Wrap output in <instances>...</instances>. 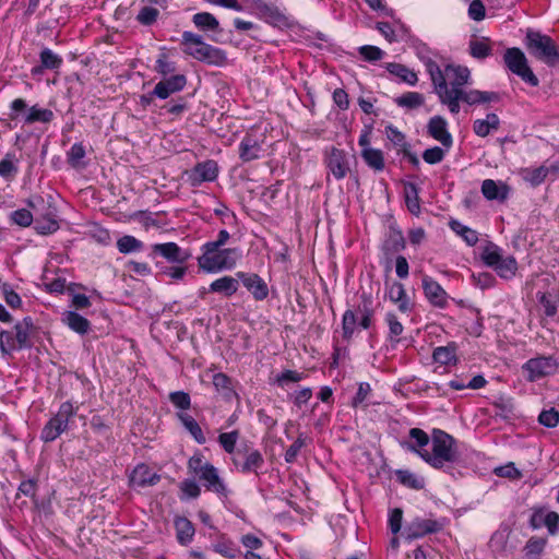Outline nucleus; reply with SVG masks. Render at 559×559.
Returning a JSON list of instances; mask_svg holds the SVG:
<instances>
[{
    "label": "nucleus",
    "instance_id": "c85d7f7f",
    "mask_svg": "<svg viewBox=\"0 0 559 559\" xmlns=\"http://www.w3.org/2000/svg\"><path fill=\"white\" fill-rule=\"evenodd\" d=\"M499 117L496 114H488L485 119H477L473 123L474 132L481 138L487 136L491 131L498 130Z\"/></svg>",
    "mask_w": 559,
    "mask_h": 559
},
{
    "label": "nucleus",
    "instance_id": "b1692460",
    "mask_svg": "<svg viewBox=\"0 0 559 559\" xmlns=\"http://www.w3.org/2000/svg\"><path fill=\"white\" fill-rule=\"evenodd\" d=\"M160 476L153 473L145 464H139L130 475V484L133 487H146L157 484Z\"/></svg>",
    "mask_w": 559,
    "mask_h": 559
},
{
    "label": "nucleus",
    "instance_id": "864d4df0",
    "mask_svg": "<svg viewBox=\"0 0 559 559\" xmlns=\"http://www.w3.org/2000/svg\"><path fill=\"white\" fill-rule=\"evenodd\" d=\"M546 545L545 539L538 537H532L525 545V556L528 559H537V557L543 552L544 547Z\"/></svg>",
    "mask_w": 559,
    "mask_h": 559
},
{
    "label": "nucleus",
    "instance_id": "69168bd1",
    "mask_svg": "<svg viewBox=\"0 0 559 559\" xmlns=\"http://www.w3.org/2000/svg\"><path fill=\"white\" fill-rule=\"evenodd\" d=\"M170 402L180 409H188L191 405L190 395L183 391H176L169 394Z\"/></svg>",
    "mask_w": 559,
    "mask_h": 559
},
{
    "label": "nucleus",
    "instance_id": "3c124183",
    "mask_svg": "<svg viewBox=\"0 0 559 559\" xmlns=\"http://www.w3.org/2000/svg\"><path fill=\"white\" fill-rule=\"evenodd\" d=\"M401 107L417 108L424 104V96L417 92H407L396 99Z\"/></svg>",
    "mask_w": 559,
    "mask_h": 559
},
{
    "label": "nucleus",
    "instance_id": "473e14b6",
    "mask_svg": "<svg viewBox=\"0 0 559 559\" xmlns=\"http://www.w3.org/2000/svg\"><path fill=\"white\" fill-rule=\"evenodd\" d=\"M192 21L194 25L203 32L206 31H213V32H219V22L218 20L209 12H200L195 13L192 17Z\"/></svg>",
    "mask_w": 559,
    "mask_h": 559
},
{
    "label": "nucleus",
    "instance_id": "4c0bfd02",
    "mask_svg": "<svg viewBox=\"0 0 559 559\" xmlns=\"http://www.w3.org/2000/svg\"><path fill=\"white\" fill-rule=\"evenodd\" d=\"M433 360L441 365H451L456 362V346L449 344L447 346L437 347L432 354Z\"/></svg>",
    "mask_w": 559,
    "mask_h": 559
},
{
    "label": "nucleus",
    "instance_id": "1a4fd4ad",
    "mask_svg": "<svg viewBox=\"0 0 559 559\" xmlns=\"http://www.w3.org/2000/svg\"><path fill=\"white\" fill-rule=\"evenodd\" d=\"M11 114L10 117L12 120H16L22 115V120L26 124H32L35 122L48 123L53 119V112L50 109L39 108L37 106H32L27 109L26 102L22 98L14 99L11 105Z\"/></svg>",
    "mask_w": 559,
    "mask_h": 559
},
{
    "label": "nucleus",
    "instance_id": "f3484780",
    "mask_svg": "<svg viewBox=\"0 0 559 559\" xmlns=\"http://www.w3.org/2000/svg\"><path fill=\"white\" fill-rule=\"evenodd\" d=\"M440 530L441 525L436 520L416 518L407 525L405 534L408 539H416Z\"/></svg>",
    "mask_w": 559,
    "mask_h": 559
},
{
    "label": "nucleus",
    "instance_id": "bf43d9fd",
    "mask_svg": "<svg viewBox=\"0 0 559 559\" xmlns=\"http://www.w3.org/2000/svg\"><path fill=\"white\" fill-rule=\"evenodd\" d=\"M238 438L239 433L237 430L224 432L218 436V442L227 453L231 454L235 452Z\"/></svg>",
    "mask_w": 559,
    "mask_h": 559
},
{
    "label": "nucleus",
    "instance_id": "13d9d810",
    "mask_svg": "<svg viewBox=\"0 0 559 559\" xmlns=\"http://www.w3.org/2000/svg\"><path fill=\"white\" fill-rule=\"evenodd\" d=\"M385 321L389 325V337L391 341H399V336L403 333V324L399 321L397 317L389 312L385 316Z\"/></svg>",
    "mask_w": 559,
    "mask_h": 559
},
{
    "label": "nucleus",
    "instance_id": "0eeeda50",
    "mask_svg": "<svg viewBox=\"0 0 559 559\" xmlns=\"http://www.w3.org/2000/svg\"><path fill=\"white\" fill-rule=\"evenodd\" d=\"M75 412L74 406L70 402L62 403L57 414L41 429L40 439L44 442L56 440L61 433L67 431L69 420L75 415Z\"/></svg>",
    "mask_w": 559,
    "mask_h": 559
},
{
    "label": "nucleus",
    "instance_id": "2f4dec72",
    "mask_svg": "<svg viewBox=\"0 0 559 559\" xmlns=\"http://www.w3.org/2000/svg\"><path fill=\"white\" fill-rule=\"evenodd\" d=\"M217 164L213 160H206L198 164L193 169L194 180L198 182L212 181L217 177Z\"/></svg>",
    "mask_w": 559,
    "mask_h": 559
},
{
    "label": "nucleus",
    "instance_id": "8fccbe9b",
    "mask_svg": "<svg viewBox=\"0 0 559 559\" xmlns=\"http://www.w3.org/2000/svg\"><path fill=\"white\" fill-rule=\"evenodd\" d=\"M357 325V317L353 310H346L342 318L343 337L350 340Z\"/></svg>",
    "mask_w": 559,
    "mask_h": 559
},
{
    "label": "nucleus",
    "instance_id": "412c9836",
    "mask_svg": "<svg viewBox=\"0 0 559 559\" xmlns=\"http://www.w3.org/2000/svg\"><path fill=\"white\" fill-rule=\"evenodd\" d=\"M423 288L428 300L436 307L443 308L448 302V294L438 282L429 276L423 277Z\"/></svg>",
    "mask_w": 559,
    "mask_h": 559
},
{
    "label": "nucleus",
    "instance_id": "ea45409f",
    "mask_svg": "<svg viewBox=\"0 0 559 559\" xmlns=\"http://www.w3.org/2000/svg\"><path fill=\"white\" fill-rule=\"evenodd\" d=\"M213 549L215 552L229 559L235 558L239 554V549L236 544L224 535H222L214 544Z\"/></svg>",
    "mask_w": 559,
    "mask_h": 559
},
{
    "label": "nucleus",
    "instance_id": "aec40b11",
    "mask_svg": "<svg viewBox=\"0 0 559 559\" xmlns=\"http://www.w3.org/2000/svg\"><path fill=\"white\" fill-rule=\"evenodd\" d=\"M409 438L411 441H405L402 445L406 450L416 453L425 461L426 456L424 453L429 451L426 447L431 443L429 436L420 428H412L409 430Z\"/></svg>",
    "mask_w": 559,
    "mask_h": 559
},
{
    "label": "nucleus",
    "instance_id": "774afa93",
    "mask_svg": "<svg viewBox=\"0 0 559 559\" xmlns=\"http://www.w3.org/2000/svg\"><path fill=\"white\" fill-rule=\"evenodd\" d=\"M306 444V438L302 435H299V437L293 442V444L289 445V448L286 450L285 453V461L287 463H293L300 449Z\"/></svg>",
    "mask_w": 559,
    "mask_h": 559
},
{
    "label": "nucleus",
    "instance_id": "a18cd8bd",
    "mask_svg": "<svg viewBox=\"0 0 559 559\" xmlns=\"http://www.w3.org/2000/svg\"><path fill=\"white\" fill-rule=\"evenodd\" d=\"M404 191L407 209L411 213L418 214L420 212V205L417 187L414 183H407Z\"/></svg>",
    "mask_w": 559,
    "mask_h": 559
},
{
    "label": "nucleus",
    "instance_id": "f257e3e1",
    "mask_svg": "<svg viewBox=\"0 0 559 559\" xmlns=\"http://www.w3.org/2000/svg\"><path fill=\"white\" fill-rule=\"evenodd\" d=\"M426 70L430 75L435 92L441 104L448 107V97H453L454 92H463L464 86L471 81V71L466 67L447 64L441 69L431 59L425 62Z\"/></svg>",
    "mask_w": 559,
    "mask_h": 559
},
{
    "label": "nucleus",
    "instance_id": "9b49d317",
    "mask_svg": "<svg viewBox=\"0 0 559 559\" xmlns=\"http://www.w3.org/2000/svg\"><path fill=\"white\" fill-rule=\"evenodd\" d=\"M448 108L451 114L460 112V102L467 105L487 104L498 102L499 95L495 92H483L478 90H464L463 92H454L453 97H448Z\"/></svg>",
    "mask_w": 559,
    "mask_h": 559
},
{
    "label": "nucleus",
    "instance_id": "7c9ffc66",
    "mask_svg": "<svg viewBox=\"0 0 559 559\" xmlns=\"http://www.w3.org/2000/svg\"><path fill=\"white\" fill-rule=\"evenodd\" d=\"M238 286L237 278L226 275L212 282L209 290L212 293H222L229 297L238 290Z\"/></svg>",
    "mask_w": 559,
    "mask_h": 559
},
{
    "label": "nucleus",
    "instance_id": "de8ad7c7",
    "mask_svg": "<svg viewBox=\"0 0 559 559\" xmlns=\"http://www.w3.org/2000/svg\"><path fill=\"white\" fill-rule=\"evenodd\" d=\"M84 157L85 148L82 143H74L67 154L68 163L74 168H82L84 166Z\"/></svg>",
    "mask_w": 559,
    "mask_h": 559
},
{
    "label": "nucleus",
    "instance_id": "49530a36",
    "mask_svg": "<svg viewBox=\"0 0 559 559\" xmlns=\"http://www.w3.org/2000/svg\"><path fill=\"white\" fill-rule=\"evenodd\" d=\"M117 248L121 253H130L140 251L143 248V243L135 237L126 235L118 239Z\"/></svg>",
    "mask_w": 559,
    "mask_h": 559
},
{
    "label": "nucleus",
    "instance_id": "423d86ee",
    "mask_svg": "<svg viewBox=\"0 0 559 559\" xmlns=\"http://www.w3.org/2000/svg\"><path fill=\"white\" fill-rule=\"evenodd\" d=\"M27 205L37 214L35 218V230L40 235L53 234L59 229L57 211L51 204L45 205L43 198L27 200Z\"/></svg>",
    "mask_w": 559,
    "mask_h": 559
},
{
    "label": "nucleus",
    "instance_id": "4d7b16f0",
    "mask_svg": "<svg viewBox=\"0 0 559 559\" xmlns=\"http://www.w3.org/2000/svg\"><path fill=\"white\" fill-rule=\"evenodd\" d=\"M211 463L203 460L200 454L193 455L188 461V469L199 478L203 475L205 467H211Z\"/></svg>",
    "mask_w": 559,
    "mask_h": 559
},
{
    "label": "nucleus",
    "instance_id": "0e129e2a",
    "mask_svg": "<svg viewBox=\"0 0 559 559\" xmlns=\"http://www.w3.org/2000/svg\"><path fill=\"white\" fill-rule=\"evenodd\" d=\"M445 156V151L439 146H433L431 148H427L423 153V158L428 164H438L443 160Z\"/></svg>",
    "mask_w": 559,
    "mask_h": 559
},
{
    "label": "nucleus",
    "instance_id": "ddd939ff",
    "mask_svg": "<svg viewBox=\"0 0 559 559\" xmlns=\"http://www.w3.org/2000/svg\"><path fill=\"white\" fill-rule=\"evenodd\" d=\"M233 463L242 473H257L262 467L264 460L259 450L246 447L237 451L233 457Z\"/></svg>",
    "mask_w": 559,
    "mask_h": 559
},
{
    "label": "nucleus",
    "instance_id": "c756f323",
    "mask_svg": "<svg viewBox=\"0 0 559 559\" xmlns=\"http://www.w3.org/2000/svg\"><path fill=\"white\" fill-rule=\"evenodd\" d=\"M481 193L483 195L489 200H506L508 197V188L506 185L499 186L492 179H486L481 183Z\"/></svg>",
    "mask_w": 559,
    "mask_h": 559
},
{
    "label": "nucleus",
    "instance_id": "a19ab883",
    "mask_svg": "<svg viewBox=\"0 0 559 559\" xmlns=\"http://www.w3.org/2000/svg\"><path fill=\"white\" fill-rule=\"evenodd\" d=\"M395 475H396L397 480L402 485H404L411 489L419 490V489H423L425 486L424 479L418 477L416 474H414L409 471L399 469L395 472Z\"/></svg>",
    "mask_w": 559,
    "mask_h": 559
},
{
    "label": "nucleus",
    "instance_id": "72a5a7b5",
    "mask_svg": "<svg viewBox=\"0 0 559 559\" xmlns=\"http://www.w3.org/2000/svg\"><path fill=\"white\" fill-rule=\"evenodd\" d=\"M213 385L215 386L216 391L226 400H230L233 396H236L231 379L225 373H215L213 376Z\"/></svg>",
    "mask_w": 559,
    "mask_h": 559
},
{
    "label": "nucleus",
    "instance_id": "58836bf2",
    "mask_svg": "<svg viewBox=\"0 0 559 559\" xmlns=\"http://www.w3.org/2000/svg\"><path fill=\"white\" fill-rule=\"evenodd\" d=\"M175 524L179 543L182 545L190 543L194 535V527L192 523L185 518H180L176 520Z\"/></svg>",
    "mask_w": 559,
    "mask_h": 559
},
{
    "label": "nucleus",
    "instance_id": "a878e982",
    "mask_svg": "<svg viewBox=\"0 0 559 559\" xmlns=\"http://www.w3.org/2000/svg\"><path fill=\"white\" fill-rule=\"evenodd\" d=\"M469 53L475 59H486L492 53V43L488 37L473 38L468 44Z\"/></svg>",
    "mask_w": 559,
    "mask_h": 559
},
{
    "label": "nucleus",
    "instance_id": "6e6d98bb",
    "mask_svg": "<svg viewBox=\"0 0 559 559\" xmlns=\"http://www.w3.org/2000/svg\"><path fill=\"white\" fill-rule=\"evenodd\" d=\"M10 219L20 227H28L34 221L33 214L27 209H19L11 213Z\"/></svg>",
    "mask_w": 559,
    "mask_h": 559
},
{
    "label": "nucleus",
    "instance_id": "dca6fc26",
    "mask_svg": "<svg viewBox=\"0 0 559 559\" xmlns=\"http://www.w3.org/2000/svg\"><path fill=\"white\" fill-rule=\"evenodd\" d=\"M186 84L187 79L183 74L171 75L170 78L158 82L155 85L152 95L160 99H166L171 94L182 91Z\"/></svg>",
    "mask_w": 559,
    "mask_h": 559
},
{
    "label": "nucleus",
    "instance_id": "a211bd4d",
    "mask_svg": "<svg viewBox=\"0 0 559 559\" xmlns=\"http://www.w3.org/2000/svg\"><path fill=\"white\" fill-rule=\"evenodd\" d=\"M236 275L241 280L243 286L252 294L255 300H264L267 297V285L258 274L238 272Z\"/></svg>",
    "mask_w": 559,
    "mask_h": 559
},
{
    "label": "nucleus",
    "instance_id": "e2e57ef3",
    "mask_svg": "<svg viewBox=\"0 0 559 559\" xmlns=\"http://www.w3.org/2000/svg\"><path fill=\"white\" fill-rule=\"evenodd\" d=\"M538 421L548 428L556 427L559 423V412L555 408L543 411L538 416Z\"/></svg>",
    "mask_w": 559,
    "mask_h": 559
},
{
    "label": "nucleus",
    "instance_id": "5701e85b",
    "mask_svg": "<svg viewBox=\"0 0 559 559\" xmlns=\"http://www.w3.org/2000/svg\"><path fill=\"white\" fill-rule=\"evenodd\" d=\"M559 173V165L551 164L549 166L542 165L535 168H525L522 170L523 179L530 182L533 187L542 185L548 175H557Z\"/></svg>",
    "mask_w": 559,
    "mask_h": 559
},
{
    "label": "nucleus",
    "instance_id": "9d476101",
    "mask_svg": "<svg viewBox=\"0 0 559 559\" xmlns=\"http://www.w3.org/2000/svg\"><path fill=\"white\" fill-rule=\"evenodd\" d=\"M507 68L514 74L519 75L524 82L531 86H537L539 81L527 64V59L523 51L519 48H508L503 56Z\"/></svg>",
    "mask_w": 559,
    "mask_h": 559
},
{
    "label": "nucleus",
    "instance_id": "09e8293b",
    "mask_svg": "<svg viewBox=\"0 0 559 559\" xmlns=\"http://www.w3.org/2000/svg\"><path fill=\"white\" fill-rule=\"evenodd\" d=\"M450 227L452 228L453 231L462 236L464 240L467 242V245L474 246L478 241L477 233L471 229L469 227L464 226L460 222L452 221L450 223Z\"/></svg>",
    "mask_w": 559,
    "mask_h": 559
},
{
    "label": "nucleus",
    "instance_id": "5fc2aeb1",
    "mask_svg": "<svg viewBox=\"0 0 559 559\" xmlns=\"http://www.w3.org/2000/svg\"><path fill=\"white\" fill-rule=\"evenodd\" d=\"M40 63L45 69H58L62 59L49 48H44L40 52Z\"/></svg>",
    "mask_w": 559,
    "mask_h": 559
},
{
    "label": "nucleus",
    "instance_id": "680f3d73",
    "mask_svg": "<svg viewBox=\"0 0 559 559\" xmlns=\"http://www.w3.org/2000/svg\"><path fill=\"white\" fill-rule=\"evenodd\" d=\"M385 134L388 139L399 148L406 151L407 143L405 141V135L399 131L396 128L389 126L385 129Z\"/></svg>",
    "mask_w": 559,
    "mask_h": 559
},
{
    "label": "nucleus",
    "instance_id": "c9c22d12",
    "mask_svg": "<svg viewBox=\"0 0 559 559\" xmlns=\"http://www.w3.org/2000/svg\"><path fill=\"white\" fill-rule=\"evenodd\" d=\"M361 157L370 168L377 171L383 170L384 157L382 151L372 147H366L361 151Z\"/></svg>",
    "mask_w": 559,
    "mask_h": 559
},
{
    "label": "nucleus",
    "instance_id": "603ef678",
    "mask_svg": "<svg viewBox=\"0 0 559 559\" xmlns=\"http://www.w3.org/2000/svg\"><path fill=\"white\" fill-rule=\"evenodd\" d=\"M481 259L488 266L495 267L502 260V255L499 248L490 243L484 248Z\"/></svg>",
    "mask_w": 559,
    "mask_h": 559
},
{
    "label": "nucleus",
    "instance_id": "2eb2a0df",
    "mask_svg": "<svg viewBox=\"0 0 559 559\" xmlns=\"http://www.w3.org/2000/svg\"><path fill=\"white\" fill-rule=\"evenodd\" d=\"M427 132L431 138L440 142L447 150L452 146L453 139L451 133L448 131V122L443 117H431L427 124Z\"/></svg>",
    "mask_w": 559,
    "mask_h": 559
},
{
    "label": "nucleus",
    "instance_id": "cd10ccee",
    "mask_svg": "<svg viewBox=\"0 0 559 559\" xmlns=\"http://www.w3.org/2000/svg\"><path fill=\"white\" fill-rule=\"evenodd\" d=\"M389 298L397 305L402 312L411 310V302L406 297L405 288L402 283L394 282L388 288Z\"/></svg>",
    "mask_w": 559,
    "mask_h": 559
},
{
    "label": "nucleus",
    "instance_id": "39448f33",
    "mask_svg": "<svg viewBox=\"0 0 559 559\" xmlns=\"http://www.w3.org/2000/svg\"><path fill=\"white\" fill-rule=\"evenodd\" d=\"M526 41L527 48L537 59L544 61L549 67L559 68V47L549 36L528 31Z\"/></svg>",
    "mask_w": 559,
    "mask_h": 559
},
{
    "label": "nucleus",
    "instance_id": "79ce46f5",
    "mask_svg": "<svg viewBox=\"0 0 559 559\" xmlns=\"http://www.w3.org/2000/svg\"><path fill=\"white\" fill-rule=\"evenodd\" d=\"M180 421L185 426V428L193 436V438L200 443L205 442V437L202 432L201 427L197 423V420L189 414L181 413L178 415Z\"/></svg>",
    "mask_w": 559,
    "mask_h": 559
},
{
    "label": "nucleus",
    "instance_id": "37998d69",
    "mask_svg": "<svg viewBox=\"0 0 559 559\" xmlns=\"http://www.w3.org/2000/svg\"><path fill=\"white\" fill-rule=\"evenodd\" d=\"M16 342L15 333L4 330L0 332V352L3 355H11L14 350L21 349Z\"/></svg>",
    "mask_w": 559,
    "mask_h": 559
},
{
    "label": "nucleus",
    "instance_id": "6e6552de",
    "mask_svg": "<svg viewBox=\"0 0 559 559\" xmlns=\"http://www.w3.org/2000/svg\"><path fill=\"white\" fill-rule=\"evenodd\" d=\"M558 368L559 361L555 356H536L522 366V372L528 382H536L555 374Z\"/></svg>",
    "mask_w": 559,
    "mask_h": 559
},
{
    "label": "nucleus",
    "instance_id": "f704fd0d",
    "mask_svg": "<svg viewBox=\"0 0 559 559\" xmlns=\"http://www.w3.org/2000/svg\"><path fill=\"white\" fill-rule=\"evenodd\" d=\"M386 70L391 74L400 78L403 82H405L409 85H415L418 81L417 74L413 70L408 69L407 67H405L403 64L395 63V62L388 63Z\"/></svg>",
    "mask_w": 559,
    "mask_h": 559
},
{
    "label": "nucleus",
    "instance_id": "e433bc0d",
    "mask_svg": "<svg viewBox=\"0 0 559 559\" xmlns=\"http://www.w3.org/2000/svg\"><path fill=\"white\" fill-rule=\"evenodd\" d=\"M19 159L14 153H7L0 160V177L12 180L19 171Z\"/></svg>",
    "mask_w": 559,
    "mask_h": 559
},
{
    "label": "nucleus",
    "instance_id": "052dcab7",
    "mask_svg": "<svg viewBox=\"0 0 559 559\" xmlns=\"http://www.w3.org/2000/svg\"><path fill=\"white\" fill-rule=\"evenodd\" d=\"M155 70L163 76H167L176 71V64L168 60L165 53H162L156 60Z\"/></svg>",
    "mask_w": 559,
    "mask_h": 559
},
{
    "label": "nucleus",
    "instance_id": "6ab92c4d",
    "mask_svg": "<svg viewBox=\"0 0 559 559\" xmlns=\"http://www.w3.org/2000/svg\"><path fill=\"white\" fill-rule=\"evenodd\" d=\"M152 251L171 263H183L190 258V254L175 242L155 243Z\"/></svg>",
    "mask_w": 559,
    "mask_h": 559
},
{
    "label": "nucleus",
    "instance_id": "f03ea898",
    "mask_svg": "<svg viewBox=\"0 0 559 559\" xmlns=\"http://www.w3.org/2000/svg\"><path fill=\"white\" fill-rule=\"evenodd\" d=\"M425 462L433 468H443L448 464L459 461L455 439L449 433L435 429L431 437V451L424 453Z\"/></svg>",
    "mask_w": 559,
    "mask_h": 559
},
{
    "label": "nucleus",
    "instance_id": "338daca9",
    "mask_svg": "<svg viewBox=\"0 0 559 559\" xmlns=\"http://www.w3.org/2000/svg\"><path fill=\"white\" fill-rule=\"evenodd\" d=\"M158 14L159 12L157 9L144 7L139 12L136 20L143 25H151L157 20Z\"/></svg>",
    "mask_w": 559,
    "mask_h": 559
},
{
    "label": "nucleus",
    "instance_id": "4468645a",
    "mask_svg": "<svg viewBox=\"0 0 559 559\" xmlns=\"http://www.w3.org/2000/svg\"><path fill=\"white\" fill-rule=\"evenodd\" d=\"M325 166L335 179L341 180L349 171L347 155L343 150L331 147L325 151Z\"/></svg>",
    "mask_w": 559,
    "mask_h": 559
},
{
    "label": "nucleus",
    "instance_id": "bb28decb",
    "mask_svg": "<svg viewBox=\"0 0 559 559\" xmlns=\"http://www.w3.org/2000/svg\"><path fill=\"white\" fill-rule=\"evenodd\" d=\"M62 321L67 324L72 331L84 335L88 332L91 324L90 321L83 316L79 314L74 311H67L63 313Z\"/></svg>",
    "mask_w": 559,
    "mask_h": 559
},
{
    "label": "nucleus",
    "instance_id": "7ed1b4c3",
    "mask_svg": "<svg viewBox=\"0 0 559 559\" xmlns=\"http://www.w3.org/2000/svg\"><path fill=\"white\" fill-rule=\"evenodd\" d=\"M181 45L185 53L199 61L215 66H221L226 61L223 50L206 44L200 35L192 32L182 33Z\"/></svg>",
    "mask_w": 559,
    "mask_h": 559
},
{
    "label": "nucleus",
    "instance_id": "20e7f679",
    "mask_svg": "<svg viewBox=\"0 0 559 559\" xmlns=\"http://www.w3.org/2000/svg\"><path fill=\"white\" fill-rule=\"evenodd\" d=\"M239 258L237 249H203V254L198 258V265L207 273H216L233 269Z\"/></svg>",
    "mask_w": 559,
    "mask_h": 559
},
{
    "label": "nucleus",
    "instance_id": "4be33fe9",
    "mask_svg": "<svg viewBox=\"0 0 559 559\" xmlns=\"http://www.w3.org/2000/svg\"><path fill=\"white\" fill-rule=\"evenodd\" d=\"M200 479L204 483L206 490L213 491L221 497L228 496L229 490L224 480L221 478L215 466L211 465V467H205V471Z\"/></svg>",
    "mask_w": 559,
    "mask_h": 559
},
{
    "label": "nucleus",
    "instance_id": "f8f14e48",
    "mask_svg": "<svg viewBox=\"0 0 559 559\" xmlns=\"http://www.w3.org/2000/svg\"><path fill=\"white\" fill-rule=\"evenodd\" d=\"M263 133L251 132L246 134L239 144V157L242 162L248 163L263 156L264 153Z\"/></svg>",
    "mask_w": 559,
    "mask_h": 559
},
{
    "label": "nucleus",
    "instance_id": "c03bdc74",
    "mask_svg": "<svg viewBox=\"0 0 559 559\" xmlns=\"http://www.w3.org/2000/svg\"><path fill=\"white\" fill-rule=\"evenodd\" d=\"M499 276L511 278L518 270L516 260L513 257L502 258V260L493 267Z\"/></svg>",
    "mask_w": 559,
    "mask_h": 559
},
{
    "label": "nucleus",
    "instance_id": "393cba45",
    "mask_svg": "<svg viewBox=\"0 0 559 559\" xmlns=\"http://www.w3.org/2000/svg\"><path fill=\"white\" fill-rule=\"evenodd\" d=\"M13 330L20 348H28L32 346L31 337L35 333L36 328L31 317H25L23 320L15 323Z\"/></svg>",
    "mask_w": 559,
    "mask_h": 559
}]
</instances>
